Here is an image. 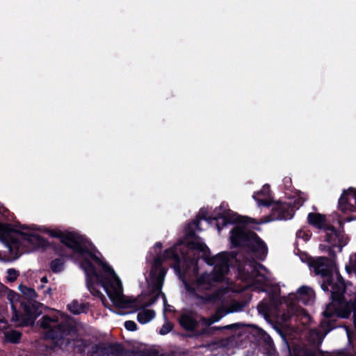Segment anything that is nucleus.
Here are the masks:
<instances>
[{"mask_svg":"<svg viewBox=\"0 0 356 356\" xmlns=\"http://www.w3.org/2000/svg\"><path fill=\"white\" fill-rule=\"evenodd\" d=\"M44 234L71 248L76 259L86 275L88 290L95 296H102L105 291L113 304L122 309H139L152 305L159 296L166 270L161 267L168 262L181 280V239L165 249L154 259L150 270L148 291L136 298L123 293L121 280L104 260L94 245L79 232L57 227L37 224H16L11 226L0 222V241L8 250V259L14 260L31 248H45L49 241L40 234Z\"/></svg>","mask_w":356,"mask_h":356,"instance_id":"1","label":"nucleus"},{"mask_svg":"<svg viewBox=\"0 0 356 356\" xmlns=\"http://www.w3.org/2000/svg\"><path fill=\"white\" fill-rule=\"evenodd\" d=\"M214 218L221 220L224 225L236 224L231 232L230 241L233 246L245 245L252 250L259 259H263L267 254V247L257 236L246 230L245 225L250 219L240 216L235 212L227 208L225 204H222L215 209Z\"/></svg>","mask_w":356,"mask_h":356,"instance_id":"2","label":"nucleus"},{"mask_svg":"<svg viewBox=\"0 0 356 356\" xmlns=\"http://www.w3.org/2000/svg\"><path fill=\"white\" fill-rule=\"evenodd\" d=\"M314 293L313 290L308 286H301L298 289L296 293H290L286 298H284L283 302L280 303V309L284 311L288 310V313H283L277 316L276 323L280 327L277 328V332L281 336L284 333H288V329L290 324L288 323L294 316H301L306 319L309 318V316L300 308H299L296 303L301 302L304 304H309L314 299Z\"/></svg>","mask_w":356,"mask_h":356,"instance_id":"3","label":"nucleus"},{"mask_svg":"<svg viewBox=\"0 0 356 356\" xmlns=\"http://www.w3.org/2000/svg\"><path fill=\"white\" fill-rule=\"evenodd\" d=\"M252 198L257 202L259 207H268L270 205L273 207V217L264 221V222L273 220H288L291 218L294 213L293 207H298L306 200L305 195H300V200L297 202H293V205H292L291 201L284 202H272L270 186L268 184L264 185L261 190L255 192L252 195Z\"/></svg>","mask_w":356,"mask_h":356,"instance_id":"4","label":"nucleus"},{"mask_svg":"<svg viewBox=\"0 0 356 356\" xmlns=\"http://www.w3.org/2000/svg\"><path fill=\"white\" fill-rule=\"evenodd\" d=\"M40 326L46 332V337L55 340V343L61 348H65L69 344L72 330L69 328L65 315L56 312L53 316H44L40 321Z\"/></svg>","mask_w":356,"mask_h":356,"instance_id":"5","label":"nucleus"},{"mask_svg":"<svg viewBox=\"0 0 356 356\" xmlns=\"http://www.w3.org/2000/svg\"><path fill=\"white\" fill-rule=\"evenodd\" d=\"M240 276L242 280L248 283V286L264 285L267 282L266 270L254 261H248L242 270H240Z\"/></svg>","mask_w":356,"mask_h":356,"instance_id":"6","label":"nucleus"},{"mask_svg":"<svg viewBox=\"0 0 356 356\" xmlns=\"http://www.w3.org/2000/svg\"><path fill=\"white\" fill-rule=\"evenodd\" d=\"M4 289L6 293L7 299L11 305L13 312L11 321L15 323L17 325L19 326H24L33 323L34 319H21L17 314V309L18 307L22 306V304L19 300V295L16 292L8 289L7 287H4Z\"/></svg>","mask_w":356,"mask_h":356,"instance_id":"7","label":"nucleus"},{"mask_svg":"<svg viewBox=\"0 0 356 356\" xmlns=\"http://www.w3.org/2000/svg\"><path fill=\"white\" fill-rule=\"evenodd\" d=\"M339 208L343 212H356V188L343 191L339 200Z\"/></svg>","mask_w":356,"mask_h":356,"instance_id":"8","label":"nucleus"},{"mask_svg":"<svg viewBox=\"0 0 356 356\" xmlns=\"http://www.w3.org/2000/svg\"><path fill=\"white\" fill-rule=\"evenodd\" d=\"M325 239L332 246L338 247L339 251L345 246L348 242V237L341 232H337L333 227L330 226L326 228Z\"/></svg>","mask_w":356,"mask_h":356,"instance_id":"9","label":"nucleus"},{"mask_svg":"<svg viewBox=\"0 0 356 356\" xmlns=\"http://www.w3.org/2000/svg\"><path fill=\"white\" fill-rule=\"evenodd\" d=\"M307 221L309 225L319 229H323L325 231L326 228L330 227L327 224L325 216L319 213H309L307 216Z\"/></svg>","mask_w":356,"mask_h":356,"instance_id":"10","label":"nucleus"},{"mask_svg":"<svg viewBox=\"0 0 356 356\" xmlns=\"http://www.w3.org/2000/svg\"><path fill=\"white\" fill-rule=\"evenodd\" d=\"M155 316V312L152 309H142L137 316L138 321L141 324H145L151 321Z\"/></svg>","mask_w":356,"mask_h":356,"instance_id":"11","label":"nucleus"},{"mask_svg":"<svg viewBox=\"0 0 356 356\" xmlns=\"http://www.w3.org/2000/svg\"><path fill=\"white\" fill-rule=\"evenodd\" d=\"M329 331H330V330H324L323 329V332H322L318 331L316 330H312L309 332V340L312 343H314V344L320 343L323 341L325 336L328 333Z\"/></svg>","mask_w":356,"mask_h":356,"instance_id":"12","label":"nucleus"},{"mask_svg":"<svg viewBox=\"0 0 356 356\" xmlns=\"http://www.w3.org/2000/svg\"><path fill=\"white\" fill-rule=\"evenodd\" d=\"M180 325L187 330H192L196 325V321L188 314H183L179 318Z\"/></svg>","mask_w":356,"mask_h":356,"instance_id":"13","label":"nucleus"},{"mask_svg":"<svg viewBox=\"0 0 356 356\" xmlns=\"http://www.w3.org/2000/svg\"><path fill=\"white\" fill-rule=\"evenodd\" d=\"M291 356H328V354H324L321 352L316 351L314 353L307 352L306 350L295 347L293 352H291Z\"/></svg>","mask_w":356,"mask_h":356,"instance_id":"14","label":"nucleus"},{"mask_svg":"<svg viewBox=\"0 0 356 356\" xmlns=\"http://www.w3.org/2000/svg\"><path fill=\"white\" fill-rule=\"evenodd\" d=\"M229 312H224L222 309H218L217 312L209 318H202L203 323L207 325H210L220 321L226 314Z\"/></svg>","mask_w":356,"mask_h":356,"instance_id":"15","label":"nucleus"},{"mask_svg":"<svg viewBox=\"0 0 356 356\" xmlns=\"http://www.w3.org/2000/svg\"><path fill=\"white\" fill-rule=\"evenodd\" d=\"M346 271L348 274H356V252L351 254L349 258V262L346 264Z\"/></svg>","mask_w":356,"mask_h":356,"instance_id":"16","label":"nucleus"},{"mask_svg":"<svg viewBox=\"0 0 356 356\" xmlns=\"http://www.w3.org/2000/svg\"><path fill=\"white\" fill-rule=\"evenodd\" d=\"M259 312L263 315L265 319L268 320L271 315L273 314V311L267 303L261 302L258 306Z\"/></svg>","mask_w":356,"mask_h":356,"instance_id":"17","label":"nucleus"},{"mask_svg":"<svg viewBox=\"0 0 356 356\" xmlns=\"http://www.w3.org/2000/svg\"><path fill=\"white\" fill-rule=\"evenodd\" d=\"M18 289L21 291V293L26 296L29 299H34L36 298V292L32 289L27 287L23 284H19L18 286Z\"/></svg>","mask_w":356,"mask_h":356,"instance_id":"18","label":"nucleus"},{"mask_svg":"<svg viewBox=\"0 0 356 356\" xmlns=\"http://www.w3.org/2000/svg\"><path fill=\"white\" fill-rule=\"evenodd\" d=\"M67 307L70 312L74 314H79L85 310L83 305L76 301L72 302L68 305Z\"/></svg>","mask_w":356,"mask_h":356,"instance_id":"19","label":"nucleus"},{"mask_svg":"<svg viewBox=\"0 0 356 356\" xmlns=\"http://www.w3.org/2000/svg\"><path fill=\"white\" fill-rule=\"evenodd\" d=\"M19 276V272L14 268H9L6 271V280L8 282H15Z\"/></svg>","mask_w":356,"mask_h":356,"instance_id":"20","label":"nucleus"},{"mask_svg":"<svg viewBox=\"0 0 356 356\" xmlns=\"http://www.w3.org/2000/svg\"><path fill=\"white\" fill-rule=\"evenodd\" d=\"M6 339L13 343L17 342L20 338V333L18 331L13 330L10 332H4Z\"/></svg>","mask_w":356,"mask_h":356,"instance_id":"21","label":"nucleus"},{"mask_svg":"<svg viewBox=\"0 0 356 356\" xmlns=\"http://www.w3.org/2000/svg\"><path fill=\"white\" fill-rule=\"evenodd\" d=\"M64 267V263L61 259H55L51 263V269L54 273H60Z\"/></svg>","mask_w":356,"mask_h":356,"instance_id":"22","label":"nucleus"},{"mask_svg":"<svg viewBox=\"0 0 356 356\" xmlns=\"http://www.w3.org/2000/svg\"><path fill=\"white\" fill-rule=\"evenodd\" d=\"M296 236L298 239H302L304 241H307L311 237V233L308 231L300 229L296 233Z\"/></svg>","mask_w":356,"mask_h":356,"instance_id":"23","label":"nucleus"},{"mask_svg":"<svg viewBox=\"0 0 356 356\" xmlns=\"http://www.w3.org/2000/svg\"><path fill=\"white\" fill-rule=\"evenodd\" d=\"M172 324L170 322L166 321L161 328L159 333L162 335H165L169 333L172 330Z\"/></svg>","mask_w":356,"mask_h":356,"instance_id":"24","label":"nucleus"},{"mask_svg":"<svg viewBox=\"0 0 356 356\" xmlns=\"http://www.w3.org/2000/svg\"><path fill=\"white\" fill-rule=\"evenodd\" d=\"M124 326L127 330L135 331L137 328L136 323L133 321H127L124 323Z\"/></svg>","mask_w":356,"mask_h":356,"instance_id":"25","label":"nucleus"},{"mask_svg":"<svg viewBox=\"0 0 356 356\" xmlns=\"http://www.w3.org/2000/svg\"><path fill=\"white\" fill-rule=\"evenodd\" d=\"M162 243L161 242H157L155 243V245L153 247V250L156 253L158 250H161L162 248Z\"/></svg>","mask_w":356,"mask_h":356,"instance_id":"26","label":"nucleus"},{"mask_svg":"<svg viewBox=\"0 0 356 356\" xmlns=\"http://www.w3.org/2000/svg\"><path fill=\"white\" fill-rule=\"evenodd\" d=\"M6 326H7V323H6L5 321H3V320H1L0 318V330L6 329Z\"/></svg>","mask_w":356,"mask_h":356,"instance_id":"27","label":"nucleus"},{"mask_svg":"<svg viewBox=\"0 0 356 356\" xmlns=\"http://www.w3.org/2000/svg\"><path fill=\"white\" fill-rule=\"evenodd\" d=\"M47 282H48V280H47V277L46 276L42 277L41 278V282H42V283L45 284V283H47Z\"/></svg>","mask_w":356,"mask_h":356,"instance_id":"28","label":"nucleus"},{"mask_svg":"<svg viewBox=\"0 0 356 356\" xmlns=\"http://www.w3.org/2000/svg\"><path fill=\"white\" fill-rule=\"evenodd\" d=\"M345 330H346L347 337L348 338V340L350 341L351 340V337H350V332H349L347 328H346Z\"/></svg>","mask_w":356,"mask_h":356,"instance_id":"29","label":"nucleus"},{"mask_svg":"<svg viewBox=\"0 0 356 356\" xmlns=\"http://www.w3.org/2000/svg\"><path fill=\"white\" fill-rule=\"evenodd\" d=\"M217 227H218V232H220L221 228H220V226H219V222H218V224H217Z\"/></svg>","mask_w":356,"mask_h":356,"instance_id":"30","label":"nucleus"},{"mask_svg":"<svg viewBox=\"0 0 356 356\" xmlns=\"http://www.w3.org/2000/svg\"><path fill=\"white\" fill-rule=\"evenodd\" d=\"M232 326V325H227V326L225 327V328H229V327H231Z\"/></svg>","mask_w":356,"mask_h":356,"instance_id":"31","label":"nucleus"},{"mask_svg":"<svg viewBox=\"0 0 356 356\" xmlns=\"http://www.w3.org/2000/svg\"><path fill=\"white\" fill-rule=\"evenodd\" d=\"M343 356H356V355H346H346H343Z\"/></svg>","mask_w":356,"mask_h":356,"instance_id":"32","label":"nucleus"},{"mask_svg":"<svg viewBox=\"0 0 356 356\" xmlns=\"http://www.w3.org/2000/svg\"><path fill=\"white\" fill-rule=\"evenodd\" d=\"M324 323H325L324 322L321 323V327H323Z\"/></svg>","mask_w":356,"mask_h":356,"instance_id":"33","label":"nucleus"}]
</instances>
